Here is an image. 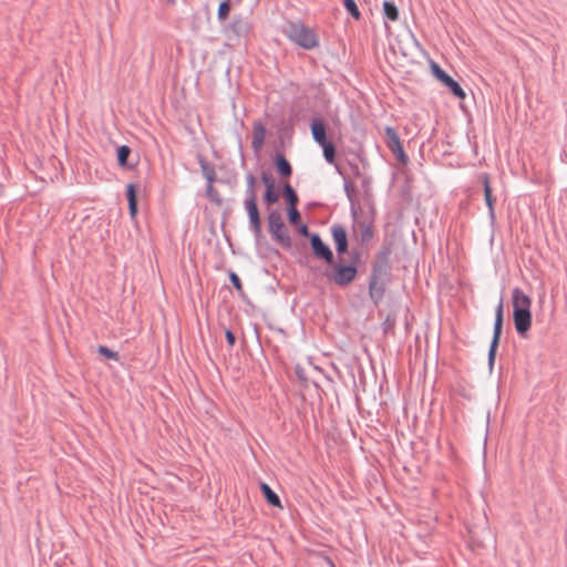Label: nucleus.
Listing matches in <instances>:
<instances>
[{
  "label": "nucleus",
  "instance_id": "nucleus-1",
  "mask_svg": "<svg viewBox=\"0 0 567 567\" xmlns=\"http://www.w3.org/2000/svg\"><path fill=\"white\" fill-rule=\"evenodd\" d=\"M513 322L516 332L525 338L532 327V298L520 288L512 291Z\"/></svg>",
  "mask_w": 567,
  "mask_h": 567
},
{
  "label": "nucleus",
  "instance_id": "nucleus-2",
  "mask_svg": "<svg viewBox=\"0 0 567 567\" xmlns=\"http://www.w3.org/2000/svg\"><path fill=\"white\" fill-rule=\"evenodd\" d=\"M286 35L303 49L311 50L319 45V41L315 32L300 23H291L287 30Z\"/></svg>",
  "mask_w": 567,
  "mask_h": 567
},
{
  "label": "nucleus",
  "instance_id": "nucleus-3",
  "mask_svg": "<svg viewBox=\"0 0 567 567\" xmlns=\"http://www.w3.org/2000/svg\"><path fill=\"white\" fill-rule=\"evenodd\" d=\"M268 229L272 237L285 247L290 246V237L286 230L280 213L274 210L268 216Z\"/></svg>",
  "mask_w": 567,
  "mask_h": 567
},
{
  "label": "nucleus",
  "instance_id": "nucleus-4",
  "mask_svg": "<svg viewBox=\"0 0 567 567\" xmlns=\"http://www.w3.org/2000/svg\"><path fill=\"white\" fill-rule=\"evenodd\" d=\"M327 277L339 286H347L352 282L357 276V268L348 265H337L333 270L328 271Z\"/></svg>",
  "mask_w": 567,
  "mask_h": 567
},
{
  "label": "nucleus",
  "instance_id": "nucleus-5",
  "mask_svg": "<svg viewBox=\"0 0 567 567\" xmlns=\"http://www.w3.org/2000/svg\"><path fill=\"white\" fill-rule=\"evenodd\" d=\"M503 328V300L499 301L496 312H495V322H494V333L491 342L489 351H488V363L492 368L494 365L496 350L499 343V338L502 334Z\"/></svg>",
  "mask_w": 567,
  "mask_h": 567
},
{
  "label": "nucleus",
  "instance_id": "nucleus-6",
  "mask_svg": "<svg viewBox=\"0 0 567 567\" xmlns=\"http://www.w3.org/2000/svg\"><path fill=\"white\" fill-rule=\"evenodd\" d=\"M385 137L386 146L389 150L398 157L400 162L405 163L408 161V156L403 150L396 131L391 126L385 127Z\"/></svg>",
  "mask_w": 567,
  "mask_h": 567
},
{
  "label": "nucleus",
  "instance_id": "nucleus-7",
  "mask_svg": "<svg viewBox=\"0 0 567 567\" xmlns=\"http://www.w3.org/2000/svg\"><path fill=\"white\" fill-rule=\"evenodd\" d=\"M432 72L435 78L446 85L455 96L458 99H465L466 94L460 84L446 74L437 64L432 65Z\"/></svg>",
  "mask_w": 567,
  "mask_h": 567
},
{
  "label": "nucleus",
  "instance_id": "nucleus-8",
  "mask_svg": "<svg viewBox=\"0 0 567 567\" xmlns=\"http://www.w3.org/2000/svg\"><path fill=\"white\" fill-rule=\"evenodd\" d=\"M245 205L248 213L250 225L254 229V233L258 236L261 233V221L259 217L255 193L247 197Z\"/></svg>",
  "mask_w": 567,
  "mask_h": 567
},
{
  "label": "nucleus",
  "instance_id": "nucleus-9",
  "mask_svg": "<svg viewBox=\"0 0 567 567\" xmlns=\"http://www.w3.org/2000/svg\"><path fill=\"white\" fill-rule=\"evenodd\" d=\"M313 254L317 258L326 260L328 264L332 262L333 254L331 249L321 240L319 235H312L310 238Z\"/></svg>",
  "mask_w": 567,
  "mask_h": 567
},
{
  "label": "nucleus",
  "instance_id": "nucleus-10",
  "mask_svg": "<svg viewBox=\"0 0 567 567\" xmlns=\"http://www.w3.org/2000/svg\"><path fill=\"white\" fill-rule=\"evenodd\" d=\"M331 234L337 251L340 254L346 252L348 248V238L346 229L342 226L336 225L331 228Z\"/></svg>",
  "mask_w": 567,
  "mask_h": 567
},
{
  "label": "nucleus",
  "instance_id": "nucleus-11",
  "mask_svg": "<svg viewBox=\"0 0 567 567\" xmlns=\"http://www.w3.org/2000/svg\"><path fill=\"white\" fill-rule=\"evenodd\" d=\"M311 133H312V136H313V140L319 144V145H323L324 143L329 142L327 140V136H326V127H324V124L319 121V120H315L312 123H311Z\"/></svg>",
  "mask_w": 567,
  "mask_h": 567
},
{
  "label": "nucleus",
  "instance_id": "nucleus-12",
  "mask_svg": "<svg viewBox=\"0 0 567 567\" xmlns=\"http://www.w3.org/2000/svg\"><path fill=\"white\" fill-rule=\"evenodd\" d=\"M262 182L266 185L265 200L268 204H275L279 199V194L275 189L274 181L268 176H262Z\"/></svg>",
  "mask_w": 567,
  "mask_h": 567
},
{
  "label": "nucleus",
  "instance_id": "nucleus-13",
  "mask_svg": "<svg viewBox=\"0 0 567 567\" xmlns=\"http://www.w3.org/2000/svg\"><path fill=\"white\" fill-rule=\"evenodd\" d=\"M481 179L483 182V186H484V197H485V203L489 209V213L493 214L494 212V197H493V194H492V187H491V183H489V177L487 174H483L481 176Z\"/></svg>",
  "mask_w": 567,
  "mask_h": 567
},
{
  "label": "nucleus",
  "instance_id": "nucleus-14",
  "mask_svg": "<svg viewBox=\"0 0 567 567\" xmlns=\"http://www.w3.org/2000/svg\"><path fill=\"white\" fill-rule=\"evenodd\" d=\"M126 195L128 200V209L131 217H135L137 214V196H136V187L134 184H128L126 186Z\"/></svg>",
  "mask_w": 567,
  "mask_h": 567
},
{
  "label": "nucleus",
  "instance_id": "nucleus-15",
  "mask_svg": "<svg viewBox=\"0 0 567 567\" xmlns=\"http://www.w3.org/2000/svg\"><path fill=\"white\" fill-rule=\"evenodd\" d=\"M260 488L265 498L270 505L278 507L280 509L282 508V504L280 502L279 496L269 487L268 484L261 483Z\"/></svg>",
  "mask_w": 567,
  "mask_h": 567
},
{
  "label": "nucleus",
  "instance_id": "nucleus-16",
  "mask_svg": "<svg viewBox=\"0 0 567 567\" xmlns=\"http://www.w3.org/2000/svg\"><path fill=\"white\" fill-rule=\"evenodd\" d=\"M276 166H277L278 172L282 176L288 177L291 175V172H292L291 166H290L289 162L282 155H277Z\"/></svg>",
  "mask_w": 567,
  "mask_h": 567
},
{
  "label": "nucleus",
  "instance_id": "nucleus-17",
  "mask_svg": "<svg viewBox=\"0 0 567 567\" xmlns=\"http://www.w3.org/2000/svg\"><path fill=\"white\" fill-rule=\"evenodd\" d=\"M265 128L261 124L254 125V140L252 145L255 148H259L265 140Z\"/></svg>",
  "mask_w": 567,
  "mask_h": 567
},
{
  "label": "nucleus",
  "instance_id": "nucleus-18",
  "mask_svg": "<svg viewBox=\"0 0 567 567\" xmlns=\"http://www.w3.org/2000/svg\"><path fill=\"white\" fill-rule=\"evenodd\" d=\"M383 12L385 17L391 21H396L399 19V10L393 2L384 1Z\"/></svg>",
  "mask_w": 567,
  "mask_h": 567
},
{
  "label": "nucleus",
  "instance_id": "nucleus-19",
  "mask_svg": "<svg viewBox=\"0 0 567 567\" xmlns=\"http://www.w3.org/2000/svg\"><path fill=\"white\" fill-rule=\"evenodd\" d=\"M355 231L360 234L362 241H367L373 236L371 226L367 223H358L355 225Z\"/></svg>",
  "mask_w": 567,
  "mask_h": 567
},
{
  "label": "nucleus",
  "instance_id": "nucleus-20",
  "mask_svg": "<svg viewBox=\"0 0 567 567\" xmlns=\"http://www.w3.org/2000/svg\"><path fill=\"white\" fill-rule=\"evenodd\" d=\"M284 196L287 199L289 207L297 206L298 196L289 184L284 186Z\"/></svg>",
  "mask_w": 567,
  "mask_h": 567
},
{
  "label": "nucleus",
  "instance_id": "nucleus-21",
  "mask_svg": "<svg viewBox=\"0 0 567 567\" xmlns=\"http://www.w3.org/2000/svg\"><path fill=\"white\" fill-rule=\"evenodd\" d=\"M130 154H131V148L128 146L122 145L121 147H118L117 162H118L120 166L126 167L127 158H128Z\"/></svg>",
  "mask_w": 567,
  "mask_h": 567
},
{
  "label": "nucleus",
  "instance_id": "nucleus-22",
  "mask_svg": "<svg viewBox=\"0 0 567 567\" xmlns=\"http://www.w3.org/2000/svg\"><path fill=\"white\" fill-rule=\"evenodd\" d=\"M344 8L355 19L359 20L361 18V13L358 9V6L354 0H343Z\"/></svg>",
  "mask_w": 567,
  "mask_h": 567
},
{
  "label": "nucleus",
  "instance_id": "nucleus-23",
  "mask_svg": "<svg viewBox=\"0 0 567 567\" xmlns=\"http://www.w3.org/2000/svg\"><path fill=\"white\" fill-rule=\"evenodd\" d=\"M320 146L323 150V156L327 159V162L332 164L334 162V146H333V144L331 142H327V143H324L323 145H320Z\"/></svg>",
  "mask_w": 567,
  "mask_h": 567
},
{
  "label": "nucleus",
  "instance_id": "nucleus-24",
  "mask_svg": "<svg viewBox=\"0 0 567 567\" xmlns=\"http://www.w3.org/2000/svg\"><path fill=\"white\" fill-rule=\"evenodd\" d=\"M97 352L102 355H104L105 358L107 359H112L114 361H117L118 360V353L115 352V351H112L111 349H109L107 347L105 346H100L97 348Z\"/></svg>",
  "mask_w": 567,
  "mask_h": 567
},
{
  "label": "nucleus",
  "instance_id": "nucleus-25",
  "mask_svg": "<svg viewBox=\"0 0 567 567\" xmlns=\"http://www.w3.org/2000/svg\"><path fill=\"white\" fill-rule=\"evenodd\" d=\"M230 10L229 0L221 2L218 7V19L224 21L227 19Z\"/></svg>",
  "mask_w": 567,
  "mask_h": 567
},
{
  "label": "nucleus",
  "instance_id": "nucleus-26",
  "mask_svg": "<svg viewBox=\"0 0 567 567\" xmlns=\"http://www.w3.org/2000/svg\"><path fill=\"white\" fill-rule=\"evenodd\" d=\"M206 193H207V197H208L212 202L216 203L217 205H220V204H221V199H220V197H219V194H218V192L214 188V186H213L212 184H209V185H208V187H207V192H206Z\"/></svg>",
  "mask_w": 567,
  "mask_h": 567
},
{
  "label": "nucleus",
  "instance_id": "nucleus-27",
  "mask_svg": "<svg viewBox=\"0 0 567 567\" xmlns=\"http://www.w3.org/2000/svg\"><path fill=\"white\" fill-rule=\"evenodd\" d=\"M288 218H289V221L292 225L299 224V221H300V214H299V212L297 209V206H292V207L288 208Z\"/></svg>",
  "mask_w": 567,
  "mask_h": 567
},
{
  "label": "nucleus",
  "instance_id": "nucleus-28",
  "mask_svg": "<svg viewBox=\"0 0 567 567\" xmlns=\"http://www.w3.org/2000/svg\"><path fill=\"white\" fill-rule=\"evenodd\" d=\"M247 184H248L249 195H251L252 193H255V177L251 174L247 175Z\"/></svg>",
  "mask_w": 567,
  "mask_h": 567
},
{
  "label": "nucleus",
  "instance_id": "nucleus-29",
  "mask_svg": "<svg viewBox=\"0 0 567 567\" xmlns=\"http://www.w3.org/2000/svg\"><path fill=\"white\" fill-rule=\"evenodd\" d=\"M230 281L237 290H241V282H240L239 277L236 274L230 275Z\"/></svg>",
  "mask_w": 567,
  "mask_h": 567
},
{
  "label": "nucleus",
  "instance_id": "nucleus-30",
  "mask_svg": "<svg viewBox=\"0 0 567 567\" xmlns=\"http://www.w3.org/2000/svg\"><path fill=\"white\" fill-rule=\"evenodd\" d=\"M225 336H226V340H227L228 344L230 347H233L236 342V338H235L234 333L230 330H226Z\"/></svg>",
  "mask_w": 567,
  "mask_h": 567
},
{
  "label": "nucleus",
  "instance_id": "nucleus-31",
  "mask_svg": "<svg viewBox=\"0 0 567 567\" xmlns=\"http://www.w3.org/2000/svg\"><path fill=\"white\" fill-rule=\"evenodd\" d=\"M296 374L300 381L307 383L308 379L300 367H296Z\"/></svg>",
  "mask_w": 567,
  "mask_h": 567
},
{
  "label": "nucleus",
  "instance_id": "nucleus-32",
  "mask_svg": "<svg viewBox=\"0 0 567 567\" xmlns=\"http://www.w3.org/2000/svg\"><path fill=\"white\" fill-rule=\"evenodd\" d=\"M206 177L209 181V184L213 185V182H214V178H215L214 172H210L209 174H207Z\"/></svg>",
  "mask_w": 567,
  "mask_h": 567
},
{
  "label": "nucleus",
  "instance_id": "nucleus-33",
  "mask_svg": "<svg viewBox=\"0 0 567 567\" xmlns=\"http://www.w3.org/2000/svg\"><path fill=\"white\" fill-rule=\"evenodd\" d=\"M300 231H301L303 235H307V234H308V227H307L306 225L301 226Z\"/></svg>",
  "mask_w": 567,
  "mask_h": 567
}]
</instances>
